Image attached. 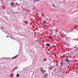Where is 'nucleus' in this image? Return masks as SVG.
<instances>
[{
  "instance_id": "1",
  "label": "nucleus",
  "mask_w": 78,
  "mask_h": 78,
  "mask_svg": "<svg viewBox=\"0 0 78 78\" xmlns=\"http://www.w3.org/2000/svg\"><path fill=\"white\" fill-rule=\"evenodd\" d=\"M60 64L62 67L64 66V62L62 61L60 62Z\"/></svg>"
},
{
  "instance_id": "2",
  "label": "nucleus",
  "mask_w": 78,
  "mask_h": 78,
  "mask_svg": "<svg viewBox=\"0 0 78 78\" xmlns=\"http://www.w3.org/2000/svg\"><path fill=\"white\" fill-rule=\"evenodd\" d=\"M59 73V71H58V70H57L56 71H55V74H57V73Z\"/></svg>"
},
{
  "instance_id": "3",
  "label": "nucleus",
  "mask_w": 78,
  "mask_h": 78,
  "mask_svg": "<svg viewBox=\"0 0 78 78\" xmlns=\"http://www.w3.org/2000/svg\"><path fill=\"white\" fill-rule=\"evenodd\" d=\"M46 46L47 47H50V44L49 43H47L46 44Z\"/></svg>"
},
{
  "instance_id": "4",
  "label": "nucleus",
  "mask_w": 78,
  "mask_h": 78,
  "mask_svg": "<svg viewBox=\"0 0 78 78\" xmlns=\"http://www.w3.org/2000/svg\"><path fill=\"white\" fill-rule=\"evenodd\" d=\"M49 70H52V69H53V68L52 67H51V66H50L49 67Z\"/></svg>"
},
{
  "instance_id": "5",
  "label": "nucleus",
  "mask_w": 78,
  "mask_h": 78,
  "mask_svg": "<svg viewBox=\"0 0 78 78\" xmlns=\"http://www.w3.org/2000/svg\"><path fill=\"white\" fill-rule=\"evenodd\" d=\"M18 56V55H16V56H15L13 58H12V59H14L15 58H17V57Z\"/></svg>"
},
{
  "instance_id": "6",
  "label": "nucleus",
  "mask_w": 78,
  "mask_h": 78,
  "mask_svg": "<svg viewBox=\"0 0 78 78\" xmlns=\"http://www.w3.org/2000/svg\"><path fill=\"white\" fill-rule=\"evenodd\" d=\"M14 2H12L11 3V6H14Z\"/></svg>"
},
{
  "instance_id": "7",
  "label": "nucleus",
  "mask_w": 78,
  "mask_h": 78,
  "mask_svg": "<svg viewBox=\"0 0 78 78\" xmlns=\"http://www.w3.org/2000/svg\"><path fill=\"white\" fill-rule=\"evenodd\" d=\"M41 71L42 72V73H45V72L43 71L42 69H41Z\"/></svg>"
},
{
  "instance_id": "8",
  "label": "nucleus",
  "mask_w": 78,
  "mask_h": 78,
  "mask_svg": "<svg viewBox=\"0 0 78 78\" xmlns=\"http://www.w3.org/2000/svg\"><path fill=\"white\" fill-rule=\"evenodd\" d=\"M66 62H69V60L68 59H66Z\"/></svg>"
},
{
  "instance_id": "9",
  "label": "nucleus",
  "mask_w": 78,
  "mask_h": 78,
  "mask_svg": "<svg viewBox=\"0 0 78 78\" xmlns=\"http://www.w3.org/2000/svg\"><path fill=\"white\" fill-rule=\"evenodd\" d=\"M49 37L50 39H52V37H51V36H50Z\"/></svg>"
},
{
  "instance_id": "10",
  "label": "nucleus",
  "mask_w": 78,
  "mask_h": 78,
  "mask_svg": "<svg viewBox=\"0 0 78 78\" xmlns=\"http://www.w3.org/2000/svg\"><path fill=\"white\" fill-rule=\"evenodd\" d=\"M18 69V67H16L14 69L15 70H17Z\"/></svg>"
},
{
  "instance_id": "11",
  "label": "nucleus",
  "mask_w": 78,
  "mask_h": 78,
  "mask_svg": "<svg viewBox=\"0 0 78 78\" xmlns=\"http://www.w3.org/2000/svg\"><path fill=\"white\" fill-rule=\"evenodd\" d=\"M19 74H17V76H16V77H19Z\"/></svg>"
},
{
  "instance_id": "12",
  "label": "nucleus",
  "mask_w": 78,
  "mask_h": 78,
  "mask_svg": "<svg viewBox=\"0 0 78 78\" xmlns=\"http://www.w3.org/2000/svg\"><path fill=\"white\" fill-rule=\"evenodd\" d=\"M13 12V14H16V13L14 12Z\"/></svg>"
},
{
  "instance_id": "13",
  "label": "nucleus",
  "mask_w": 78,
  "mask_h": 78,
  "mask_svg": "<svg viewBox=\"0 0 78 78\" xmlns=\"http://www.w3.org/2000/svg\"><path fill=\"white\" fill-rule=\"evenodd\" d=\"M52 6H53V7H55V5H54V4H53Z\"/></svg>"
},
{
  "instance_id": "14",
  "label": "nucleus",
  "mask_w": 78,
  "mask_h": 78,
  "mask_svg": "<svg viewBox=\"0 0 78 78\" xmlns=\"http://www.w3.org/2000/svg\"><path fill=\"white\" fill-rule=\"evenodd\" d=\"M44 27H47V25H44Z\"/></svg>"
},
{
  "instance_id": "15",
  "label": "nucleus",
  "mask_w": 78,
  "mask_h": 78,
  "mask_svg": "<svg viewBox=\"0 0 78 78\" xmlns=\"http://www.w3.org/2000/svg\"><path fill=\"white\" fill-rule=\"evenodd\" d=\"M38 1H40V0H37V1H36V2H37Z\"/></svg>"
},
{
  "instance_id": "16",
  "label": "nucleus",
  "mask_w": 78,
  "mask_h": 78,
  "mask_svg": "<svg viewBox=\"0 0 78 78\" xmlns=\"http://www.w3.org/2000/svg\"><path fill=\"white\" fill-rule=\"evenodd\" d=\"M43 22L44 23H45V21H43Z\"/></svg>"
},
{
  "instance_id": "17",
  "label": "nucleus",
  "mask_w": 78,
  "mask_h": 78,
  "mask_svg": "<svg viewBox=\"0 0 78 78\" xmlns=\"http://www.w3.org/2000/svg\"><path fill=\"white\" fill-rule=\"evenodd\" d=\"M66 58H69V57L67 56H66Z\"/></svg>"
},
{
  "instance_id": "18",
  "label": "nucleus",
  "mask_w": 78,
  "mask_h": 78,
  "mask_svg": "<svg viewBox=\"0 0 78 78\" xmlns=\"http://www.w3.org/2000/svg\"><path fill=\"white\" fill-rule=\"evenodd\" d=\"M11 39H13V38H12V37H11Z\"/></svg>"
},
{
  "instance_id": "19",
  "label": "nucleus",
  "mask_w": 78,
  "mask_h": 78,
  "mask_svg": "<svg viewBox=\"0 0 78 78\" xmlns=\"http://www.w3.org/2000/svg\"><path fill=\"white\" fill-rule=\"evenodd\" d=\"M14 71H15V70H13V71L14 72Z\"/></svg>"
},
{
  "instance_id": "20",
  "label": "nucleus",
  "mask_w": 78,
  "mask_h": 78,
  "mask_svg": "<svg viewBox=\"0 0 78 78\" xmlns=\"http://www.w3.org/2000/svg\"><path fill=\"white\" fill-rule=\"evenodd\" d=\"M78 68H77L76 69V70H78Z\"/></svg>"
},
{
  "instance_id": "21",
  "label": "nucleus",
  "mask_w": 78,
  "mask_h": 78,
  "mask_svg": "<svg viewBox=\"0 0 78 78\" xmlns=\"http://www.w3.org/2000/svg\"><path fill=\"white\" fill-rule=\"evenodd\" d=\"M42 67H41V69H42Z\"/></svg>"
},
{
  "instance_id": "22",
  "label": "nucleus",
  "mask_w": 78,
  "mask_h": 78,
  "mask_svg": "<svg viewBox=\"0 0 78 78\" xmlns=\"http://www.w3.org/2000/svg\"><path fill=\"white\" fill-rule=\"evenodd\" d=\"M18 14V13H16V14Z\"/></svg>"
},
{
  "instance_id": "23",
  "label": "nucleus",
  "mask_w": 78,
  "mask_h": 78,
  "mask_svg": "<svg viewBox=\"0 0 78 78\" xmlns=\"http://www.w3.org/2000/svg\"><path fill=\"white\" fill-rule=\"evenodd\" d=\"M12 75H14V74H12Z\"/></svg>"
},
{
  "instance_id": "24",
  "label": "nucleus",
  "mask_w": 78,
  "mask_h": 78,
  "mask_svg": "<svg viewBox=\"0 0 78 78\" xmlns=\"http://www.w3.org/2000/svg\"><path fill=\"white\" fill-rule=\"evenodd\" d=\"M45 16L44 17V18H45Z\"/></svg>"
},
{
  "instance_id": "25",
  "label": "nucleus",
  "mask_w": 78,
  "mask_h": 78,
  "mask_svg": "<svg viewBox=\"0 0 78 78\" xmlns=\"http://www.w3.org/2000/svg\"><path fill=\"white\" fill-rule=\"evenodd\" d=\"M25 2H27L26 1H25Z\"/></svg>"
},
{
  "instance_id": "26",
  "label": "nucleus",
  "mask_w": 78,
  "mask_h": 78,
  "mask_svg": "<svg viewBox=\"0 0 78 78\" xmlns=\"http://www.w3.org/2000/svg\"><path fill=\"white\" fill-rule=\"evenodd\" d=\"M27 68H28V67H27Z\"/></svg>"
},
{
  "instance_id": "27",
  "label": "nucleus",
  "mask_w": 78,
  "mask_h": 78,
  "mask_svg": "<svg viewBox=\"0 0 78 78\" xmlns=\"http://www.w3.org/2000/svg\"><path fill=\"white\" fill-rule=\"evenodd\" d=\"M51 52H50V53H51Z\"/></svg>"
}]
</instances>
